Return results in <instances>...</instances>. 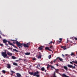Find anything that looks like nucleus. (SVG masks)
<instances>
[{
    "label": "nucleus",
    "mask_w": 77,
    "mask_h": 77,
    "mask_svg": "<svg viewBox=\"0 0 77 77\" xmlns=\"http://www.w3.org/2000/svg\"><path fill=\"white\" fill-rule=\"evenodd\" d=\"M16 44L17 45L18 47L20 48H22L23 43L21 44L18 42V41H16Z\"/></svg>",
    "instance_id": "f257e3e1"
},
{
    "label": "nucleus",
    "mask_w": 77,
    "mask_h": 77,
    "mask_svg": "<svg viewBox=\"0 0 77 77\" xmlns=\"http://www.w3.org/2000/svg\"><path fill=\"white\" fill-rule=\"evenodd\" d=\"M1 54H2V56H3L4 57V58H9V57L7 56V54H6V53L5 52H2L1 53Z\"/></svg>",
    "instance_id": "f03ea898"
},
{
    "label": "nucleus",
    "mask_w": 77,
    "mask_h": 77,
    "mask_svg": "<svg viewBox=\"0 0 77 77\" xmlns=\"http://www.w3.org/2000/svg\"><path fill=\"white\" fill-rule=\"evenodd\" d=\"M30 45V44L29 43H27V44H24L23 45V46H24V47L25 48H29V45Z\"/></svg>",
    "instance_id": "7ed1b4c3"
},
{
    "label": "nucleus",
    "mask_w": 77,
    "mask_h": 77,
    "mask_svg": "<svg viewBox=\"0 0 77 77\" xmlns=\"http://www.w3.org/2000/svg\"><path fill=\"white\" fill-rule=\"evenodd\" d=\"M56 59L57 60H60L61 61H63V59L62 58H60L59 57H58L56 58Z\"/></svg>",
    "instance_id": "20e7f679"
},
{
    "label": "nucleus",
    "mask_w": 77,
    "mask_h": 77,
    "mask_svg": "<svg viewBox=\"0 0 77 77\" xmlns=\"http://www.w3.org/2000/svg\"><path fill=\"white\" fill-rule=\"evenodd\" d=\"M45 50H49V51H52L51 50V49H50V48H49V47H45Z\"/></svg>",
    "instance_id": "39448f33"
},
{
    "label": "nucleus",
    "mask_w": 77,
    "mask_h": 77,
    "mask_svg": "<svg viewBox=\"0 0 77 77\" xmlns=\"http://www.w3.org/2000/svg\"><path fill=\"white\" fill-rule=\"evenodd\" d=\"M17 76H16L15 77H22V76L21 74L19 73H16Z\"/></svg>",
    "instance_id": "423d86ee"
},
{
    "label": "nucleus",
    "mask_w": 77,
    "mask_h": 77,
    "mask_svg": "<svg viewBox=\"0 0 77 77\" xmlns=\"http://www.w3.org/2000/svg\"><path fill=\"white\" fill-rule=\"evenodd\" d=\"M7 67L8 69H10L11 68V64H7Z\"/></svg>",
    "instance_id": "0eeeda50"
},
{
    "label": "nucleus",
    "mask_w": 77,
    "mask_h": 77,
    "mask_svg": "<svg viewBox=\"0 0 77 77\" xmlns=\"http://www.w3.org/2000/svg\"><path fill=\"white\" fill-rule=\"evenodd\" d=\"M11 41H14L13 42V44H15L17 41V39H16V40H11Z\"/></svg>",
    "instance_id": "6e6552de"
},
{
    "label": "nucleus",
    "mask_w": 77,
    "mask_h": 77,
    "mask_svg": "<svg viewBox=\"0 0 77 77\" xmlns=\"http://www.w3.org/2000/svg\"><path fill=\"white\" fill-rule=\"evenodd\" d=\"M43 48H44V46H40L38 48V50H42L43 49Z\"/></svg>",
    "instance_id": "1a4fd4ad"
},
{
    "label": "nucleus",
    "mask_w": 77,
    "mask_h": 77,
    "mask_svg": "<svg viewBox=\"0 0 77 77\" xmlns=\"http://www.w3.org/2000/svg\"><path fill=\"white\" fill-rule=\"evenodd\" d=\"M7 54L8 55V56H11L12 55V54L9 52H7Z\"/></svg>",
    "instance_id": "9d476101"
},
{
    "label": "nucleus",
    "mask_w": 77,
    "mask_h": 77,
    "mask_svg": "<svg viewBox=\"0 0 77 77\" xmlns=\"http://www.w3.org/2000/svg\"><path fill=\"white\" fill-rule=\"evenodd\" d=\"M39 74V72L37 71L36 72H35L33 74L34 76H35L36 75V74Z\"/></svg>",
    "instance_id": "9b49d317"
},
{
    "label": "nucleus",
    "mask_w": 77,
    "mask_h": 77,
    "mask_svg": "<svg viewBox=\"0 0 77 77\" xmlns=\"http://www.w3.org/2000/svg\"><path fill=\"white\" fill-rule=\"evenodd\" d=\"M67 66H68V67H69V68H72L73 66H72V65L68 64L67 65Z\"/></svg>",
    "instance_id": "f8f14e48"
},
{
    "label": "nucleus",
    "mask_w": 77,
    "mask_h": 77,
    "mask_svg": "<svg viewBox=\"0 0 77 77\" xmlns=\"http://www.w3.org/2000/svg\"><path fill=\"white\" fill-rule=\"evenodd\" d=\"M51 68H53V69H55L56 70V71H58V69H56L54 67V66H51Z\"/></svg>",
    "instance_id": "ddd939ff"
},
{
    "label": "nucleus",
    "mask_w": 77,
    "mask_h": 77,
    "mask_svg": "<svg viewBox=\"0 0 77 77\" xmlns=\"http://www.w3.org/2000/svg\"><path fill=\"white\" fill-rule=\"evenodd\" d=\"M24 54H25V55H26L27 56L29 55H30V53H25Z\"/></svg>",
    "instance_id": "4468645a"
},
{
    "label": "nucleus",
    "mask_w": 77,
    "mask_h": 77,
    "mask_svg": "<svg viewBox=\"0 0 77 77\" xmlns=\"http://www.w3.org/2000/svg\"><path fill=\"white\" fill-rule=\"evenodd\" d=\"M8 42V41L6 40L5 39L3 40V43H5V44L6 43V42Z\"/></svg>",
    "instance_id": "2eb2a0df"
},
{
    "label": "nucleus",
    "mask_w": 77,
    "mask_h": 77,
    "mask_svg": "<svg viewBox=\"0 0 77 77\" xmlns=\"http://www.w3.org/2000/svg\"><path fill=\"white\" fill-rule=\"evenodd\" d=\"M63 68H64V69H65L66 70V71H67V70H68V68L67 67V66H63Z\"/></svg>",
    "instance_id": "dca6fc26"
},
{
    "label": "nucleus",
    "mask_w": 77,
    "mask_h": 77,
    "mask_svg": "<svg viewBox=\"0 0 77 77\" xmlns=\"http://www.w3.org/2000/svg\"><path fill=\"white\" fill-rule=\"evenodd\" d=\"M62 76L63 77H69V76H66V75L64 74H63Z\"/></svg>",
    "instance_id": "f3484780"
},
{
    "label": "nucleus",
    "mask_w": 77,
    "mask_h": 77,
    "mask_svg": "<svg viewBox=\"0 0 77 77\" xmlns=\"http://www.w3.org/2000/svg\"><path fill=\"white\" fill-rule=\"evenodd\" d=\"M13 51H16V52H18V50H17L16 49H13Z\"/></svg>",
    "instance_id": "a211bd4d"
},
{
    "label": "nucleus",
    "mask_w": 77,
    "mask_h": 77,
    "mask_svg": "<svg viewBox=\"0 0 77 77\" xmlns=\"http://www.w3.org/2000/svg\"><path fill=\"white\" fill-rule=\"evenodd\" d=\"M14 65H15V66H18V64L16 63H13Z\"/></svg>",
    "instance_id": "6ab92c4d"
},
{
    "label": "nucleus",
    "mask_w": 77,
    "mask_h": 77,
    "mask_svg": "<svg viewBox=\"0 0 77 77\" xmlns=\"http://www.w3.org/2000/svg\"><path fill=\"white\" fill-rule=\"evenodd\" d=\"M70 55L71 56H75V55L74 54V53L73 52H72Z\"/></svg>",
    "instance_id": "aec40b11"
},
{
    "label": "nucleus",
    "mask_w": 77,
    "mask_h": 77,
    "mask_svg": "<svg viewBox=\"0 0 77 77\" xmlns=\"http://www.w3.org/2000/svg\"><path fill=\"white\" fill-rule=\"evenodd\" d=\"M41 70H42V71H44V70H45V69L44 67H42L41 69Z\"/></svg>",
    "instance_id": "412c9836"
},
{
    "label": "nucleus",
    "mask_w": 77,
    "mask_h": 77,
    "mask_svg": "<svg viewBox=\"0 0 77 77\" xmlns=\"http://www.w3.org/2000/svg\"><path fill=\"white\" fill-rule=\"evenodd\" d=\"M51 55H49L48 56V59H51Z\"/></svg>",
    "instance_id": "4be33fe9"
},
{
    "label": "nucleus",
    "mask_w": 77,
    "mask_h": 77,
    "mask_svg": "<svg viewBox=\"0 0 77 77\" xmlns=\"http://www.w3.org/2000/svg\"><path fill=\"white\" fill-rule=\"evenodd\" d=\"M12 59H15L16 58L14 56H12Z\"/></svg>",
    "instance_id": "5701e85b"
},
{
    "label": "nucleus",
    "mask_w": 77,
    "mask_h": 77,
    "mask_svg": "<svg viewBox=\"0 0 77 77\" xmlns=\"http://www.w3.org/2000/svg\"><path fill=\"white\" fill-rule=\"evenodd\" d=\"M7 42H8V44L9 45H11V44H12V43H11V42H10V41H8Z\"/></svg>",
    "instance_id": "b1692460"
},
{
    "label": "nucleus",
    "mask_w": 77,
    "mask_h": 77,
    "mask_svg": "<svg viewBox=\"0 0 77 77\" xmlns=\"http://www.w3.org/2000/svg\"><path fill=\"white\" fill-rule=\"evenodd\" d=\"M72 62H73V63H75L77 64V61H72Z\"/></svg>",
    "instance_id": "393cba45"
},
{
    "label": "nucleus",
    "mask_w": 77,
    "mask_h": 77,
    "mask_svg": "<svg viewBox=\"0 0 77 77\" xmlns=\"http://www.w3.org/2000/svg\"><path fill=\"white\" fill-rule=\"evenodd\" d=\"M38 59H41V56L39 55L38 56Z\"/></svg>",
    "instance_id": "a878e982"
},
{
    "label": "nucleus",
    "mask_w": 77,
    "mask_h": 77,
    "mask_svg": "<svg viewBox=\"0 0 77 77\" xmlns=\"http://www.w3.org/2000/svg\"><path fill=\"white\" fill-rule=\"evenodd\" d=\"M2 72L4 74H5V73H6V71H5V70H3Z\"/></svg>",
    "instance_id": "bb28decb"
},
{
    "label": "nucleus",
    "mask_w": 77,
    "mask_h": 77,
    "mask_svg": "<svg viewBox=\"0 0 77 77\" xmlns=\"http://www.w3.org/2000/svg\"><path fill=\"white\" fill-rule=\"evenodd\" d=\"M29 74H30V75H33V74H33V72H29Z\"/></svg>",
    "instance_id": "cd10ccee"
},
{
    "label": "nucleus",
    "mask_w": 77,
    "mask_h": 77,
    "mask_svg": "<svg viewBox=\"0 0 77 77\" xmlns=\"http://www.w3.org/2000/svg\"><path fill=\"white\" fill-rule=\"evenodd\" d=\"M11 45H12V46H13V47H14L15 46V45L13 44V43H12L11 44Z\"/></svg>",
    "instance_id": "c85d7f7f"
},
{
    "label": "nucleus",
    "mask_w": 77,
    "mask_h": 77,
    "mask_svg": "<svg viewBox=\"0 0 77 77\" xmlns=\"http://www.w3.org/2000/svg\"><path fill=\"white\" fill-rule=\"evenodd\" d=\"M0 45L1 46V47H3V45L2 44H0Z\"/></svg>",
    "instance_id": "c756f323"
},
{
    "label": "nucleus",
    "mask_w": 77,
    "mask_h": 77,
    "mask_svg": "<svg viewBox=\"0 0 77 77\" xmlns=\"http://www.w3.org/2000/svg\"><path fill=\"white\" fill-rule=\"evenodd\" d=\"M5 45H6V46H7L8 47H9V46L8 45V44L6 43L5 44Z\"/></svg>",
    "instance_id": "7c9ffc66"
},
{
    "label": "nucleus",
    "mask_w": 77,
    "mask_h": 77,
    "mask_svg": "<svg viewBox=\"0 0 77 77\" xmlns=\"http://www.w3.org/2000/svg\"><path fill=\"white\" fill-rule=\"evenodd\" d=\"M35 76H36V77H39V75H36Z\"/></svg>",
    "instance_id": "2f4dec72"
},
{
    "label": "nucleus",
    "mask_w": 77,
    "mask_h": 77,
    "mask_svg": "<svg viewBox=\"0 0 77 77\" xmlns=\"http://www.w3.org/2000/svg\"><path fill=\"white\" fill-rule=\"evenodd\" d=\"M72 68H73V69H75V66H73Z\"/></svg>",
    "instance_id": "473e14b6"
},
{
    "label": "nucleus",
    "mask_w": 77,
    "mask_h": 77,
    "mask_svg": "<svg viewBox=\"0 0 77 77\" xmlns=\"http://www.w3.org/2000/svg\"><path fill=\"white\" fill-rule=\"evenodd\" d=\"M32 60H36V58H33Z\"/></svg>",
    "instance_id": "72a5a7b5"
},
{
    "label": "nucleus",
    "mask_w": 77,
    "mask_h": 77,
    "mask_svg": "<svg viewBox=\"0 0 77 77\" xmlns=\"http://www.w3.org/2000/svg\"><path fill=\"white\" fill-rule=\"evenodd\" d=\"M59 39L61 41H62V38H60Z\"/></svg>",
    "instance_id": "f704fd0d"
},
{
    "label": "nucleus",
    "mask_w": 77,
    "mask_h": 77,
    "mask_svg": "<svg viewBox=\"0 0 77 77\" xmlns=\"http://www.w3.org/2000/svg\"><path fill=\"white\" fill-rule=\"evenodd\" d=\"M53 43V42L51 41V42H50L49 43V44H52Z\"/></svg>",
    "instance_id": "c9c22d12"
},
{
    "label": "nucleus",
    "mask_w": 77,
    "mask_h": 77,
    "mask_svg": "<svg viewBox=\"0 0 77 77\" xmlns=\"http://www.w3.org/2000/svg\"><path fill=\"white\" fill-rule=\"evenodd\" d=\"M66 56H68L69 57V55H68V54H66Z\"/></svg>",
    "instance_id": "e433bc0d"
},
{
    "label": "nucleus",
    "mask_w": 77,
    "mask_h": 77,
    "mask_svg": "<svg viewBox=\"0 0 77 77\" xmlns=\"http://www.w3.org/2000/svg\"><path fill=\"white\" fill-rule=\"evenodd\" d=\"M61 48H63V49H64V48H65V47H64V46H61Z\"/></svg>",
    "instance_id": "4c0bfd02"
},
{
    "label": "nucleus",
    "mask_w": 77,
    "mask_h": 77,
    "mask_svg": "<svg viewBox=\"0 0 77 77\" xmlns=\"http://www.w3.org/2000/svg\"><path fill=\"white\" fill-rule=\"evenodd\" d=\"M47 66H48L49 67H50V66L51 67V65H50L49 64H48L47 65Z\"/></svg>",
    "instance_id": "58836bf2"
},
{
    "label": "nucleus",
    "mask_w": 77,
    "mask_h": 77,
    "mask_svg": "<svg viewBox=\"0 0 77 77\" xmlns=\"http://www.w3.org/2000/svg\"><path fill=\"white\" fill-rule=\"evenodd\" d=\"M52 47H53V46H51L49 48H52Z\"/></svg>",
    "instance_id": "ea45409f"
},
{
    "label": "nucleus",
    "mask_w": 77,
    "mask_h": 77,
    "mask_svg": "<svg viewBox=\"0 0 77 77\" xmlns=\"http://www.w3.org/2000/svg\"><path fill=\"white\" fill-rule=\"evenodd\" d=\"M73 63V62H72H72H70V63H71V64H73V63Z\"/></svg>",
    "instance_id": "a19ab883"
},
{
    "label": "nucleus",
    "mask_w": 77,
    "mask_h": 77,
    "mask_svg": "<svg viewBox=\"0 0 77 77\" xmlns=\"http://www.w3.org/2000/svg\"><path fill=\"white\" fill-rule=\"evenodd\" d=\"M62 57H65V55L63 54H62Z\"/></svg>",
    "instance_id": "79ce46f5"
},
{
    "label": "nucleus",
    "mask_w": 77,
    "mask_h": 77,
    "mask_svg": "<svg viewBox=\"0 0 77 77\" xmlns=\"http://www.w3.org/2000/svg\"><path fill=\"white\" fill-rule=\"evenodd\" d=\"M39 56H41V52H39Z\"/></svg>",
    "instance_id": "37998d69"
},
{
    "label": "nucleus",
    "mask_w": 77,
    "mask_h": 77,
    "mask_svg": "<svg viewBox=\"0 0 77 77\" xmlns=\"http://www.w3.org/2000/svg\"><path fill=\"white\" fill-rule=\"evenodd\" d=\"M64 50H66V48H65V47H64V49H63Z\"/></svg>",
    "instance_id": "c03bdc74"
},
{
    "label": "nucleus",
    "mask_w": 77,
    "mask_h": 77,
    "mask_svg": "<svg viewBox=\"0 0 77 77\" xmlns=\"http://www.w3.org/2000/svg\"><path fill=\"white\" fill-rule=\"evenodd\" d=\"M68 42H69V40H67L66 42L67 43H68Z\"/></svg>",
    "instance_id": "a18cd8bd"
},
{
    "label": "nucleus",
    "mask_w": 77,
    "mask_h": 77,
    "mask_svg": "<svg viewBox=\"0 0 77 77\" xmlns=\"http://www.w3.org/2000/svg\"><path fill=\"white\" fill-rule=\"evenodd\" d=\"M62 42V41H59V43H60V42Z\"/></svg>",
    "instance_id": "49530a36"
},
{
    "label": "nucleus",
    "mask_w": 77,
    "mask_h": 77,
    "mask_svg": "<svg viewBox=\"0 0 77 77\" xmlns=\"http://www.w3.org/2000/svg\"><path fill=\"white\" fill-rule=\"evenodd\" d=\"M75 40H77V38H75Z\"/></svg>",
    "instance_id": "de8ad7c7"
},
{
    "label": "nucleus",
    "mask_w": 77,
    "mask_h": 77,
    "mask_svg": "<svg viewBox=\"0 0 77 77\" xmlns=\"http://www.w3.org/2000/svg\"><path fill=\"white\" fill-rule=\"evenodd\" d=\"M56 60H57V59H55V60H54V62H56Z\"/></svg>",
    "instance_id": "09e8293b"
},
{
    "label": "nucleus",
    "mask_w": 77,
    "mask_h": 77,
    "mask_svg": "<svg viewBox=\"0 0 77 77\" xmlns=\"http://www.w3.org/2000/svg\"><path fill=\"white\" fill-rule=\"evenodd\" d=\"M74 65H75V66H77V65H75V64H74Z\"/></svg>",
    "instance_id": "8fccbe9b"
},
{
    "label": "nucleus",
    "mask_w": 77,
    "mask_h": 77,
    "mask_svg": "<svg viewBox=\"0 0 77 77\" xmlns=\"http://www.w3.org/2000/svg\"><path fill=\"white\" fill-rule=\"evenodd\" d=\"M10 50H12V48H10Z\"/></svg>",
    "instance_id": "3c124183"
},
{
    "label": "nucleus",
    "mask_w": 77,
    "mask_h": 77,
    "mask_svg": "<svg viewBox=\"0 0 77 77\" xmlns=\"http://www.w3.org/2000/svg\"><path fill=\"white\" fill-rule=\"evenodd\" d=\"M11 72H12V73H13V72H14L12 71H11Z\"/></svg>",
    "instance_id": "603ef678"
},
{
    "label": "nucleus",
    "mask_w": 77,
    "mask_h": 77,
    "mask_svg": "<svg viewBox=\"0 0 77 77\" xmlns=\"http://www.w3.org/2000/svg\"><path fill=\"white\" fill-rule=\"evenodd\" d=\"M22 60L21 59H20L19 60Z\"/></svg>",
    "instance_id": "864d4df0"
},
{
    "label": "nucleus",
    "mask_w": 77,
    "mask_h": 77,
    "mask_svg": "<svg viewBox=\"0 0 77 77\" xmlns=\"http://www.w3.org/2000/svg\"><path fill=\"white\" fill-rule=\"evenodd\" d=\"M38 66H40V65H37V68H38Z\"/></svg>",
    "instance_id": "5fc2aeb1"
},
{
    "label": "nucleus",
    "mask_w": 77,
    "mask_h": 77,
    "mask_svg": "<svg viewBox=\"0 0 77 77\" xmlns=\"http://www.w3.org/2000/svg\"><path fill=\"white\" fill-rule=\"evenodd\" d=\"M51 64H53V62H51Z\"/></svg>",
    "instance_id": "6e6d98bb"
},
{
    "label": "nucleus",
    "mask_w": 77,
    "mask_h": 77,
    "mask_svg": "<svg viewBox=\"0 0 77 77\" xmlns=\"http://www.w3.org/2000/svg\"><path fill=\"white\" fill-rule=\"evenodd\" d=\"M3 62H5V60H3Z\"/></svg>",
    "instance_id": "4d7b16f0"
},
{
    "label": "nucleus",
    "mask_w": 77,
    "mask_h": 77,
    "mask_svg": "<svg viewBox=\"0 0 77 77\" xmlns=\"http://www.w3.org/2000/svg\"><path fill=\"white\" fill-rule=\"evenodd\" d=\"M45 72H47V70H45Z\"/></svg>",
    "instance_id": "13d9d810"
},
{
    "label": "nucleus",
    "mask_w": 77,
    "mask_h": 77,
    "mask_svg": "<svg viewBox=\"0 0 77 77\" xmlns=\"http://www.w3.org/2000/svg\"><path fill=\"white\" fill-rule=\"evenodd\" d=\"M48 68H49V67L48 66L47 67V69H48Z\"/></svg>",
    "instance_id": "bf43d9fd"
},
{
    "label": "nucleus",
    "mask_w": 77,
    "mask_h": 77,
    "mask_svg": "<svg viewBox=\"0 0 77 77\" xmlns=\"http://www.w3.org/2000/svg\"><path fill=\"white\" fill-rule=\"evenodd\" d=\"M8 50H11V48H8Z\"/></svg>",
    "instance_id": "052dcab7"
},
{
    "label": "nucleus",
    "mask_w": 77,
    "mask_h": 77,
    "mask_svg": "<svg viewBox=\"0 0 77 77\" xmlns=\"http://www.w3.org/2000/svg\"><path fill=\"white\" fill-rule=\"evenodd\" d=\"M14 47L16 48H17V47H16V46H15Z\"/></svg>",
    "instance_id": "680f3d73"
},
{
    "label": "nucleus",
    "mask_w": 77,
    "mask_h": 77,
    "mask_svg": "<svg viewBox=\"0 0 77 77\" xmlns=\"http://www.w3.org/2000/svg\"><path fill=\"white\" fill-rule=\"evenodd\" d=\"M56 65H57V66H59V65H58V64H56Z\"/></svg>",
    "instance_id": "e2e57ef3"
},
{
    "label": "nucleus",
    "mask_w": 77,
    "mask_h": 77,
    "mask_svg": "<svg viewBox=\"0 0 77 77\" xmlns=\"http://www.w3.org/2000/svg\"><path fill=\"white\" fill-rule=\"evenodd\" d=\"M55 73H56V71H55V72H54V74H55Z\"/></svg>",
    "instance_id": "0e129e2a"
},
{
    "label": "nucleus",
    "mask_w": 77,
    "mask_h": 77,
    "mask_svg": "<svg viewBox=\"0 0 77 77\" xmlns=\"http://www.w3.org/2000/svg\"><path fill=\"white\" fill-rule=\"evenodd\" d=\"M3 36H6L5 35H3Z\"/></svg>",
    "instance_id": "69168bd1"
},
{
    "label": "nucleus",
    "mask_w": 77,
    "mask_h": 77,
    "mask_svg": "<svg viewBox=\"0 0 77 77\" xmlns=\"http://www.w3.org/2000/svg\"><path fill=\"white\" fill-rule=\"evenodd\" d=\"M0 38H2V37L0 35Z\"/></svg>",
    "instance_id": "338daca9"
},
{
    "label": "nucleus",
    "mask_w": 77,
    "mask_h": 77,
    "mask_svg": "<svg viewBox=\"0 0 77 77\" xmlns=\"http://www.w3.org/2000/svg\"><path fill=\"white\" fill-rule=\"evenodd\" d=\"M26 77H29V76H28V77H27V76H26Z\"/></svg>",
    "instance_id": "774afa93"
}]
</instances>
